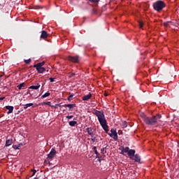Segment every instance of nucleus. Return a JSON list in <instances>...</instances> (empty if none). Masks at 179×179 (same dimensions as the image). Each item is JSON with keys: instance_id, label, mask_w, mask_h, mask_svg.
Here are the masks:
<instances>
[{"instance_id": "f257e3e1", "label": "nucleus", "mask_w": 179, "mask_h": 179, "mask_svg": "<svg viewBox=\"0 0 179 179\" xmlns=\"http://www.w3.org/2000/svg\"><path fill=\"white\" fill-rule=\"evenodd\" d=\"M94 114L97 117L101 127L105 130L106 134L108 135V134H110L108 133V125H107V120H106L104 113L100 110H95Z\"/></svg>"}, {"instance_id": "f03ea898", "label": "nucleus", "mask_w": 179, "mask_h": 179, "mask_svg": "<svg viewBox=\"0 0 179 179\" xmlns=\"http://www.w3.org/2000/svg\"><path fill=\"white\" fill-rule=\"evenodd\" d=\"M160 118H162V115L157 114L155 116L147 117V118L145 119L144 122L146 125H156L157 124V121H159Z\"/></svg>"}, {"instance_id": "7ed1b4c3", "label": "nucleus", "mask_w": 179, "mask_h": 179, "mask_svg": "<svg viewBox=\"0 0 179 179\" xmlns=\"http://www.w3.org/2000/svg\"><path fill=\"white\" fill-rule=\"evenodd\" d=\"M152 8L156 12H162L164 8H166V3L162 0H157L152 3Z\"/></svg>"}, {"instance_id": "20e7f679", "label": "nucleus", "mask_w": 179, "mask_h": 179, "mask_svg": "<svg viewBox=\"0 0 179 179\" xmlns=\"http://www.w3.org/2000/svg\"><path fill=\"white\" fill-rule=\"evenodd\" d=\"M108 135L110 138H113L114 141H118V134L117 133V130L111 129L110 133H109Z\"/></svg>"}, {"instance_id": "39448f33", "label": "nucleus", "mask_w": 179, "mask_h": 179, "mask_svg": "<svg viewBox=\"0 0 179 179\" xmlns=\"http://www.w3.org/2000/svg\"><path fill=\"white\" fill-rule=\"evenodd\" d=\"M68 61L73 62V64H79V56H69L67 57Z\"/></svg>"}, {"instance_id": "423d86ee", "label": "nucleus", "mask_w": 179, "mask_h": 179, "mask_svg": "<svg viewBox=\"0 0 179 179\" xmlns=\"http://www.w3.org/2000/svg\"><path fill=\"white\" fill-rule=\"evenodd\" d=\"M56 155H57V150H55L54 148H52L50 153L48 155V160H52V159L55 157Z\"/></svg>"}, {"instance_id": "0eeeda50", "label": "nucleus", "mask_w": 179, "mask_h": 179, "mask_svg": "<svg viewBox=\"0 0 179 179\" xmlns=\"http://www.w3.org/2000/svg\"><path fill=\"white\" fill-rule=\"evenodd\" d=\"M136 152V151L135 150H129V152L127 153L129 159L131 160H134V157L135 156V153Z\"/></svg>"}, {"instance_id": "6e6552de", "label": "nucleus", "mask_w": 179, "mask_h": 179, "mask_svg": "<svg viewBox=\"0 0 179 179\" xmlns=\"http://www.w3.org/2000/svg\"><path fill=\"white\" fill-rule=\"evenodd\" d=\"M86 131L87 132L88 135L90 136H93L94 135V131H93V128L92 127H87L86 129Z\"/></svg>"}, {"instance_id": "1a4fd4ad", "label": "nucleus", "mask_w": 179, "mask_h": 179, "mask_svg": "<svg viewBox=\"0 0 179 179\" xmlns=\"http://www.w3.org/2000/svg\"><path fill=\"white\" fill-rule=\"evenodd\" d=\"M134 160L136 163H141V155H139V154H136L134 156Z\"/></svg>"}, {"instance_id": "9d476101", "label": "nucleus", "mask_w": 179, "mask_h": 179, "mask_svg": "<svg viewBox=\"0 0 179 179\" xmlns=\"http://www.w3.org/2000/svg\"><path fill=\"white\" fill-rule=\"evenodd\" d=\"M90 99H92V93H89L88 94L83 96L82 100L83 101H87V100H90Z\"/></svg>"}, {"instance_id": "9b49d317", "label": "nucleus", "mask_w": 179, "mask_h": 179, "mask_svg": "<svg viewBox=\"0 0 179 179\" xmlns=\"http://www.w3.org/2000/svg\"><path fill=\"white\" fill-rule=\"evenodd\" d=\"M171 27H173V26H175V27H178V21L173 20L172 21H170Z\"/></svg>"}, {"instance_id": "f8f14e48", "label": "nucleus", "mask_w": 179, "mask_h": 179, "mask_svg": "<svg viewBox=\"0 0 179 179\" xmlns=\"http://www.w3.org/2000/svg\"><path fill=\"white\" fill-rule=\"evenodd\" d=\"M6 110H8V111L7 112V114H12V113H13V106H6Z\"/></svg>"}, {"instance_id": "ddd939ff", "label": "nucleus", "mask_w": 179, "mask_h": 179, "mask_svg": "<svg viewBox=\"0 0 179 179\" xmlns=\"http://www.w3.org/2000/svg\"><path fill=\"white\" fill-rule=\"evenodd\" d=\"M36 71H38V73H44L45 72V68L44 67H35Z\"/></svg>"}, {"instance_id": "4468645a", "label": "nucleus", "mask_w": 179, "mask_h": 179, "mask_svg": "<svg viewBox=\"0 0 179 179\" xmlns=\"http://www.w3.org/2000/svg\"><path fill=\"white\" fill-rule=\"evenodd\" d=\"M47 37H48V34L47 33V31H42V33L41 34V38H43L45 40V38H47Z\"/></svg>"}, {"instance_id": "2eb2a0df", "label": "nucleus", "mask_w": 179, "mask_h": 179, "mask_svg": "<svg viewBox=\"0 0 179 179\" xmlns=\"http://www.w3.org/2000/svg\"><path fill=\"white\" fill-rule=\"evenodd\" d=\"M44 64H45L44 62L38 63L37 64L34 65V68H43Z\"/></svg>"}, {"instance_id": "dca6fc26", "label": "nucleus", "mask_w": 179, "mask_h": 179, "mask_svg": "<svg viewBox=\"0 0 179 179\" xmlns=\"http://www.w3.org/2000/svg\"><path fill=\"white\" fill-rule=\"evenodd\" d=\"M40 86H41L40 84H38L37 85H31L29 87V89H33L34 90H38V89H40Z\"/></svg>"}, {"instance_id": "f3484780", "label": "nucleus", "mask_w": 179, "mask_h": 179, "mask_svg": "<svg viewBox=\"0 0 179 179\" xmlns=\"http://www.w3.org/2000/svg\"><path fill=\"white\" fill-rule=\"evenodd\" d=\"M76 104H64L63 107H68L69 110H72L75 107Z\"/></svg>"}, {"instance_id": "a211bd4d", "label": "nucleus", "mask_w": 179, "mask_h": 179, "mask_svg": "<svg viewBox=\"0 0 179 179\" xmlns=\"http://www.w3.org/2000/svg\"><path fill=\"white\" fill-rule=\"evenodd\" d=\"M13 143V141L12 139H8L6 141V146H10Z\"/></svg>"}, {"instance_id": "6ab92c4d", "label": "nucleus", "mask_w": 179, "mask_h": 179, "mask_svg": "<svg viewBox=\"0 0 179 179\" xmlns=\"http://www.w3.org/2000/svg\"><path fill=\"white\" fill-rule=\"evenodd\" d=\"M25 86H26V83H22L18 85L17 86V89H19V90H22V87H24Z\"/></svg>"}, {"instance_id": "aec40b11", "label": "nucleus", "mask_w": 179, "mask_h": 179, "mask_svg": "<svg viewBox=\"0 0 179 179\" xmlns=\"http://www.w3.org/2000/svg\"><path fill=\"white\" fill-rule=\"evenodd\" d=\"M76 124H78V122H76V121H70L69 122V124L70 125V127H75V125H76Z\"/></svg>"}, {"instance_id": "412c9836", "label": "nucleus", "mask_w": 179, "mask_h": 179, "mask_svg": "<svg viewBox=\"0 0 179 179\" xmlns=\"http://www.w3.org/2000/svg\"><path fill=\"white\" fill-rule=\"evenodd\" d=\"M140 117H141V118L143 120L144 122H145V119L148 118V116H146V115H145V113H140Z\"/></svg>"}, {"instance_id": "4be33fe9", "label": "nucleus", "mask_w": 179, "mask_h": 179, "mask_svg": "<svg viewBox=\"0 0 179 179\" xmlns=\"http://www.w3.org/2000/svg\"><path fill=\"white\" fill-rule=\"evenodd\" d=\"M31 106H33V103H27L25 105H24V109L27 110V108H29V107H31Z\"/></svg>"}, {"instance_id": "5701e85b", "label": "nucleus", "mask_w": 179, "mask_h": 179, "mask_svg": "<svg viewBox=\"0 0 179 179\" xmlns=\"http://www.w3.org/2000/svg\"><path fill=\"white\" fill-rule=\"evenodd\" d=\"M170 23H171L170 21L166 22L164 23V26L165 27H171V24Z\"/></svg>"}, {"instance_id": "b1692460", "label": "nucleus", "mask_w": 179, "mask_h": 179, "mask_svg": "<svg viewBox=\"0 0 179 179\" xmlns=\"http://www.w3.org/2000/svg\"><path fill=\"white\" fill-rule=\"evenodd\" d=\"M51 94L50 92H45L43 96H42V99H45V97H48V96H50Z\"/></svg>"}, {"instance_id": "393cba45", "label": "nucleus", "mask_w": 179, "mask_h": 179, "mask_svg": "<svg viewBox=\"0 0 179 179\" xmlns=\"http://www.w3.org/2000/svg\"><path fill=\"white\" fill-rule=\"evenodd\" d=\"M24 62L27 65H29L31 62V59H24Z\"/></svg>"}, {"instance_id": "a878e982", "label": "nucleus", "mask_w": 179, "mask_h": 179, "mask_svg": "<svg viewBox=\"0 0 179 179\" xmlns=\"http://www.w3.org/2000/svg\"><path fill=\"white\" fill-rule=\"evenodd\" d=\"M123 152H124V153H129V147H126V148H123Z\"/></svg>"}, {"instance_id": "bb28decb", "label": "nucleus", "mask_w": 179, "mask_h": 179, "mask_svg": "<svg viewBox=\"0 0 179 179\" xmlns=\"http://www.w3.org/2000/svg\"><path fill=\"white\" fill-rule=\"evenodd\" d=\"M122 128H127V122H122Z\"/></svg>"}, {"instance_id": "cd10ccee", "label": "nucleus", "mask_w": 179, "mask_h": 179, "mask_svg": "<svg viewBox=\"0 0 179 179\" xmlns=\"http://www.w3.org/2000/svg\"><path fill=\"white\" fill-rule=\"evenodd\" d=\"M73 96H75L73 94H71L70 96H68L67 100L69 101H71L72 100V97H73Z\"/></svg>"}, {"instance_id": "c85d7f7f", "label": "nucleus", "mask_w": 179, "mask_h": 179, "mask_svg": "<svg viewBox=\"0 0 179 179\" xmlns=\"http://www.w3.org/2000/svg\"><path fill=\"white\" fill-rule=\"evenodd\" d=\"M101 152L102 153V155H106V147L101 149Z\"/></svg>"}, {"instance_id": "c756f323", "label": "nucleus", "mask_w": 179, "mask_h": 179, "mask_svg": "<svg viewBox=\"0 0 179 179\" xmlns=\"http://www.w3.org/2000/svg\"><path fill=\"white\" fill-rule=\"evenodd\" d=\"M138 24H139L140 29H142V27H143V22L138 21Z\"/></svg>"}, {"instance_id": "7c9ffc66", "label": "nucleus", "mask_w": 179, "mask_h": 179, "mask_svg": "<svg viewBox=\"0 0 179 179\" xmlns=\"http://www.w3.org/2000/svg\"><path fill=\"white\" fill-rule=\"evenodd\" d=\"M90 2H93L94 3H99L100 2V0H89Z\"/></svg>"}, {"instance_id": "2f4dec72", "label": "nucleus", "mask_w": 179, "mask_h": 179, "mask_svg": "<svg viewBox=\"0 0 179 179\" xmlns=\"http://www.w3.org/2000/svg\"><path fill=\"white\" fill-rule=\"evenodd\" d=\"M66 118H67V120H72V118H73V115H67L66 116Z\"/></svg>"}, {"instance_id": "473e14b6", "label": "nucleus", "mask_w": 179, "mask_h": 179, "mask_svg": "<svg viewBox=\"0 0 179 179\" xmlns=\"http://www.w3.org/2000/svg\"><path fill=\"white\" fill-rule=\"evenodd\" d=\"M75 75H76L75 73H71L69 76V78H73V76H75Z\"/></svg>"}, {"instance_id": "72a5a7b5", "label": "nucleus", "mask_w": 179, "mask_h": 179, "mask_svg": "<svg viewBox=\"0 0 179 179\" xmlns=\"http://www.w3.org/2000/svg\"><path fill=\"white\" fill-rule=\"evenodd\" d=\"M20 146V145L18 146V145H15L13 146V149L17 150V149H20V148H19Z\"/></svg>"}, {"instance_id": "f704fd0d", "label": "nucleus", "mask_w": 179, "mask_h": 179, "mask_svg": "<svg viewBox=\"0 0 179 179\" xmlns=\"http://www.w3.org/2000/svg\"><path fill=\"white\" fill-rule=\"evenodd\" d=\"M92 13H93L94 15H96V13H97V9L94 8V9L92 10Z\"/></svg>"}, {"instance_id": "c9c22d12", "label": "nucleus", "mask_w": 179, "mask_h": 179, "mask_svg": "<svg viewBox=\"0 0 179 179\" xmlns=\"http://www.w3.org/2000/svg\"><path fill=\"white\" fill-rule=\"evenodd\" d=\"M32 172H33L32 176H34L36 174V173H37V171L36 169H33Z\"/></svg>"}, {"instance_id": "e433bc0d", "label": "nucleus", "mask_w": 179, "mask_h": 179, "mask_svg": "<svg viewBox=\"0 0 179 179\" xmlns=\"http://www.w3.org/2000/svg\"><path fill=\"white\" fill-rule=\"evenodd\" d=\"M55 78H49V80H50V82L52 83V82H55Z\"/></svg>"}, {"instance_id": "4c0bfd02", "label": "nucleus", "mask_w": 179, "mask_h": 179, "mask_svg": "<svg viewBox=\"0 0 179 179\" xmlns=\"http://www.w3.org/2000/svg\"><path fill=\"white\" fill-rule=\"evenodd\" d=\"M92 150H94V152H96V150H97V147L96 146H94L92 148Z\"/></svg>"}, {"instance_id": "58836bf2", "label": "nucleus", "mask_w": 179, "mask_h": 179, "mask_svg": "<svg viewBox=\"0 0 179 179\" xmlns=\"http://www.w3.org/2000/svg\"><path fill=\"white\" fill-rule=\"evenodd\" d=\"M92 142H96V138H91Z\"/></svg>"}, {"instance_id": "ea45409f", "label": "nucleus", "mask_w": 179, "mask_h": 179, "mask_svg": "<svg viewBox=\"0 0 179 179\" xmlns=\"http://www.w3.org/2000/svg\"><path fill=\"white\" fill-rule=\"evenodd\" d=\"M103 95H104L106 97H107V96H108V93H107V92H105L104 94H103Z\"/></svg>"}, {"instance_id": "a19ab883", "label": "nucleus", "mask_w": 179, "mask_h": 179, "mask_svg": "<svg viewBox=\"0 0 179 179\" xmlns=\"http://www.w3.org/2000/svg\"><path fill=\"white\" fill-rule=\"evenodd\" d=\"M2 100H5V96L0 97V101H2Z\"/></svg>"}, {"instance_id": "79ce46f5", "label": "nucleus", "mask_w": 179, "mask_h": 179, "mask_svg": "<svg viewBox=\"0 0 179 179\" xmlns=\"http://www.w3.org/2000/svg\"><path fill=\"white\" fill-rule=\"evenodd\" d=\"M95 155H96V156H99V152H97V150L94 151Z\"/></svg>"}, {"instance_id": "37998d69", "label": "nucleus", "mask_w": 179, "mask_h": 179, "mask_svg": "<svg viewBox=\"0 0 179 179\" xmlns=\"http://www.w3.org/2000/svg\"><path fill=\"white\" fill-rule=\"evenodd\" d=\"M124 153H125V152H124V150H122L121 151L120 154H121V155H124Z\"/></svg>"}, {"instance_id": "c03bdc74", "label": "nucleus", "mask_w": 179, "mask_h": 179, "mask_svg": "<svg viewBox=\"0 0 179 179\" xmlns=\"http://www.w3.org/2000/svg\"><path fill=\"white\" fill-rule=\"evenodd\" d=\"M91 136H92V138H96V137H94V134Z\"/></svg>"}, {"instance_id": "a18cd8bd", "label": "nucleus", "mask_w": 179, "mask_h": 179, "mask_svg": "<svg viewBox=\"0 0 179 179\" xmlns=\"http://www.w3.org/2000/svg\"><path fill=\"white\" fill-rule=\"evenodd\" d=\"M59 107H64V105H59Z\"/></svg>"}, {"instance_id": "49530a36", "label": "nucleus", "mask_w": 179, "mask_h": 179, "mask_svg": "<svg viewBox=\"0 0 179 179\" xmlns=\"http://www.w3.org/2000/svg\"><path fill=\"white\" fill-rule=\"evenodd\" d=\"M1 78H2V76H0V82H1Z\"/></svg>"}, {"instance_id": "de8ad7c7", "label": "nucleus", "mask_w": 179, "mask_h": 179, "mask_svg": "<svg viewBox=\"0 0 179 179\" xmlns=\"http://www.w3.org/2000/svg\"><path fill=\"white\" fill-rule=\"evenodd\" d=\"M49 164H51V163L49 162Z\"/></svg>"}, {"instance_id": "09e8293b", "label": "nucleus", "mask_w": 179, "mask_h": 179, "mask_svg": "<svg viewBox=\"0 0 179 179\" xmlns=\"http://www.w3.org/2000/svg\"><path fill=\"white\" fill-rule=\"evenodd\" d=\"M43 179H44V178H43Z\"/></svg>"}]
</instances>
